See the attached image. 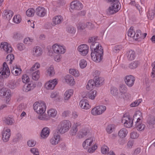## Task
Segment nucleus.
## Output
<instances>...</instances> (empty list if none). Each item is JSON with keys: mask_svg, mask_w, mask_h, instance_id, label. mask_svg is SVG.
<instances>
[{"mask_svg": "<svg viewBox=\"0 0 155 155\" xmlns=\"http://www.w3.org/2000/svg\"><path fill=\"white\" fill-rule=\"evenodd\" d=\"M89 133V130L86 129H83L79 131L78 136L79 138H82Z\"/></svg>", "mask_w": 155, "mask_h": 155, "instance_id": "obj_26", "label": "nucleus"}, {"mask_svg": "<svg viewBox=\"0 0 155 155\" xmlns=\"http://www.w3.org/2000/svg\"><path fill=\"white\" fill-rule=\"evenodd\" d=\"M120 3H119L111 4L110 6L107 10V13L108 14L112 15L117 12L120 9L121 6Z\"/></svg>", "mask_w": 155, "mask_h": 155, "instance_id": "obj_6", "label": "nucleus"}, {"mask_svg": "<svg viewBox=\"0 0 155 155\" xmlns=\"http://www.w3.org/2000/svg\"><path fill=\"white\" fill-rule=\"evenodd\" d=\"M78 128H76V127L75 126H72L71 129L70 131V133L71 135L72 136L75 135L76 133L78 131Z\"/></svg>", "mask_w": 155, "mask_h": 155, "instance_id": "obj_46", "label": "nucleus"}, {"mask_svg": "<svg viewBox=\"0 0 155 155\" xmlns=\"http://www.w3.org/2000/svg\"><path fill=\"white\" fill-rule=\"evenodd\" d=\"M22 35L19 32H15L14 33L13 38L16 40H18L22 38Z\"/></svg>", "mask_w": 155, "mask_h": 155, "instance_id": "obj_38", "label": "nucleus"}, {"mask_svg": "<svg viewBox=\"0 0 155 155\" xmlns=\"http://www.w3.org/2000/svg\"><path fill=\"white\" fill-rule=\"evenodd\" d=\"M147 123L150 125H153L155 124V117L153 116H149L147 120Z\"/></svg>", "mask_w": 155, "mask_h": 155, "instance_id": "obj_33", "label": "nucleus"}, {"mask_svg": "<svg viewBox=\"0 0 155 155\" xmlns=\"http://www.w3.org/2000/svg\"><path fill=\"white\" fill-rule=\"evenodd\" d=\"M14 55L13 54H10L8 55L6 58V60L7 61H10L9 63L11 64H12V61L14 60Z\"/></svg>", "mask_w": 155, "mask_h": 155, "instance_id": "obj_48", "label": "nucleus"}, {"mask_svg": "<svg viewBox=\"0 0 155 155\" xmlns=\"http://www.w3.org/2000/svg\"><path fill=\"white\" fill-rule=\"evenodd\" d=\"M40 67V64L38 63H36L31 68L30 70H28V71H27V72L30 74H32V72L35 70L37 69L38 68H39Z\"/></svg>", "mask_w": 155, "mask_h": 155, "instance_id": "obj_35", "label": "nucleus"}, {"mask_svg": "<svg viewBox=\"0 0 155 155\" xmlns=\"http://www.w3.org/2000/svg\"><path fill=\"white\" fill-rule=\"evenodd\" d=\"M142 101V100L140 99L135 101L133 103L130 104V106L131 107H135L138 106L140 103Z\"/></svg>", "mask_w": 155, "mask_h": 155, "instance_id": "obj_52", "label": "nucleus"}, {"mask_svg": "<svg viewBox=\"0 0 155 155\" xmlns=\"http://www.w3.org/2000/svg\"><path fill=\"white\" fill-rule=\"evenodd\" d=\"M139 62L138 61H135L130 63L129 65V67L131 69H134L136 68L139 65Z\"/></svg>", "mask_w": 155, "mask_h": 155, "instance_id": "obj_37", "label": "nucleus"}, {"mask_svg": "<svg viewBox=\"0 0 155 155\" xmlns=\"http://www.w3.org/2000/svg\"><path fill=\"white\" fill-rule=\"evenodd\" d=\"M11 134L10 129L4 128L2 132V139L3 141L4 142H7L9 140Z\"/></svg>", "mask_w": 155, "mask_h": 155, "instance_id": "obj_11", "label": "nucleus"}, {"mask_svg": "<svg viewBox=\"0 0 155 155\" xmlns=\"http://www.w3.org/2000/svg\"><path fill=\"white\" fill-rule=\"evenodd\" d=\"M135 53L132 50L130 51L128 53L127 58L130 60H132L134 59L135 57Z\"/></svg>", "mask_w": 155, "mask_h": 155, "instance_id": "obj_36", "label": "nucleus"}, {"mask_svg": "<svg viewBox=\"0 0 155 155\" xmlns=\"http://www.w3.org/2000/svg\"><path fill=\"white\" fill-rule=\"evenodd\" d=\"M70 7L71 9L79 10L82 8L83 5L80 2L76 0L73 1L71 3Z\"/></svg>", "mask_w": 155, "mask_h": 155, "instance_id": "obj_10", "label": "nucleus"}, {"mask_svg": "<svg viewBox=\"0 0 155 155\" xmlns=\"http://www.w3.org/2000/svg\"><path fill=\"white\" fill-rule=\"evenodd\" d=\"M4 121L8 125H12L13 123L12 118L10 117L5 118Z\"/></svg>", "mask_w": 155, "mask_h": 155, "instance_id": "obj_56", "label": "nucleus"}, {"mask_svg": "<svg viewBox=\"0 0 155 155\" xmlns=\"http://www.w3.org/2000/svg\"><path fill=\"white\" fill-rule=\"evenodd\" d=\"M35 11L33 8L28 9L26 12V15L28 17H32L34 15Z\"/></svg>", "mask_w": 155, "mask_h": 155, "instance_id": "obj_44", "label": "nucleus"}, {"mask_svg": "<svg viewBox=\"0 0 155 155\" xmlns=\"http://www.w3.org/2000/svg\"><path fill=\"white\" fill-rule=\"evenodd\" d=\"M135 78L134 76L129 75L125 76L124 81L125 84L128 87H131L134 84Z\"/></svg>", "mask_w": 155, "mask_h": 155, "instance_id": "obj_8", "label": "nucleus"}, {"mask_svg": "<svg viewBox=\"0 0 155 155\" xmlns=\"http://www.w3.org/2000/svg\"><path fill=\"white\" fill-rule=\"evenodd\" d=\"M10 68L12 73L15 76L18 75L21 73V70L20 66L16 65L12 66L10 67Z\"/></svg>", "mask_w": 155, "mask_h": 155, "instance_id": "obj_16", "label": "nucleus"}, {"mask_svg": "<svg viewBox=\"0 0 155 155\" xmlns=\"http://www.w3.org/2000/svg\"><path fill=\"white\" fill-rule=\"evenodd\" d=\"M49 129L48 127H45L43 128L41 133V137L43 138L47 137L49 134Z\"/></svg>", "mask_w": 155, "mask_h": 155, "instance_id": "obj_29", "label": "nucleus"}, {"mask_svg": "<svg viewBox=\"0 0 155 155\" xmlns=\"http://www.w3.org/2000/svg\"><path fill=\"white\" fill-rule=\"evenodd\" d=\"M73 91L72 89H71L66 91L64 95V102L68 101L70 98L71 96L73 94Z\"/></svg>", "mask_w": 155, "mask_h": 155, "instance_id": "obj_28", "label": "nucleus"}, {"mask_svg": "<svg viewBox=\"0 0 155 155\" xmlns=\"http://www.w3.org/2000/svg\"><path fill=\"white\" fill-rule=\"evenodd\" d=\"M111 94L114 96L116 97L118 93V90L117 88L115 87H112L110 89Z\"/></svg>", "mask_w": 155, "mask_h": 155, "instance_id": "obj_43", "label": "nucleus"}, {"mask_svg": "<svg viewBox=\"0 0 155 155\" xmlns=\"http://www.w3.org/2000/svg\"><path fill=\"white\" fill-rule=\"evenodd\" d=\"M133 27H131L129 29L128 31V36L133 38L134 39L135 38L136 32L133 29Z\"/></svg>", "mask_w": 155, "mask_h": 155, "instance_id": "obj_34", "label": "nucleus"}, {"mask_svg": "<svg viewBox=\"0 0 155 155\" xmlns=\"http://www.w3.org/2000/svg\"><path fill=\"white\" fill-rule=\"evenodd\" d=\"M47 73L49 76H52L54 74V69L52 66L49 67L47 70Z\"/></svg>", "mask_w": 155, "mask_h": 155, "instance_id": "obj_40", "label": "nucleus"}, {"mask_svg": "<svg viewBox=\"0 0 155 155\" xmlns=\"http://www.w3.org/2000/svg\"><path fill=\"white\" fill-rule=\"evenodd\" d=\"M48 116L52 117H54L57 115V111L54 109H51L48 111Z\"/></svg>", "mask_w": 155, "mask_h": 155, "instance_id": "obj_32", "label": "nucleus"}, {"mask_svg": "<svg viewBox=\"0 0 155 155\" xmlns=\"http://www.w3.org/2000/svg\"><path fill=\"white\" fill-rule=\"evenodd\" d=\"M0 48H3L7 53H10L12 51V48L7 42H2L0 45Z\"/></svg>", "mask_w": 155, "mask_h": 155, "instance_id": "obj_13", "label": "nucleus"}, {"mask_svg": "<svg viewBox=\"0 0 155 155\" xmlns=\"http://www.w3.org/2000/svg\"><path fill=\"white\" fill-rule=\"evenodd\" d=\"M33 108L36 112L39 114L38 117V119L41 120H49V117L45 113L46 106L43 101L40 103L35 102L33 105Z\"/></svg>", "mask_w": 155, "mask_h": 155, "instance_id": "obj_2", "label": "nucleus"}, {"mask_svg": "<svg viewBox=\"0 0 155 155\" xmlns=\"http://www.w3.org/2000/svg\"><path fill=\"white\" fill-rule=\"evenodd\" d=\"M88 47L86 45L82 44L79 45L78 49L81 54L85 56L88 53Z\"/></svg>", "mask_w": 155, "mask_h": 155, "instance_id": "obj_9", "label": "nucleus"}, {"mask_svg": "<svg viewBox=\"0 0 155 155\" xmlns=\"http://www.w3.org/2000/svg\"><path fill=\"white\" fill-rule=\"evenodd\" d=\"M63 21L62 17L61 15H57L54 17L53 19L52 25L55 26L56 25L60 24Z\"/></svg>", "mask_w": 155, "mask_h": 155, "instance_id": "obj_25", "label": "nucleus"}, {"mask_svg": "<svg viewBox=\"0 0 155 155\" xmlns=\"http://www.w3.org/2000/svg\"><path fill=\"white\" fill-rule=\"evenodd\" d=\"M90 49L91 51V56L92 59L97 62H100L103 58V49L99 43H91Z\"/></svg>", "mask_w": 155, "mask_h": 155, "instance_id": "obj_1", "label": "nucleus"}, {"mask_svg": "<svg viewBox=\"0 0 155 155\" xmlns=\"http://www.w3.org/2000/svg\"><path fill=\"white\" fill-rule=\"evenodd\" d=\"M69 71L70 74L75 77H78L79 74L78 71L74 69H70Z\"/></svg>", "mask_w": 155, "mask_h": 155, "instance_id": "obj_50", "label": "nucleus"}, {"mask_svg": "<svg viewBox=\"0 0 155 155\" xmlns=\"http://www.w3.org/2000/svg\"><path fill=\"white\" fill-rule=\"evenodd\" d=\"M42 53V49L39 46H36L33 48V55L34 56H39Z\"/></svg>", "mask_w": 155, "mask_h": 155, "instance_id": "obj_20", "label": "nucleus"}, {"mask_svg": "<svg viewBox=\"0 0 155 155\" xmlns=\"http://www.w3.org/2000/svg\"><path fill=\"white\" fill-rule=\"evenodd\" d=\"M122 48V46L121 45H116L114 48L113 51L115 53L118 52Z\"/></svg>", "mask_w": 155, "mask_h": 155, "instance_id": "obj_57", "label": "nucleus"}, {"mask_svg": "<svg viewBox=\"0 0 155 155\" xmlns=\"http://www.w3.org/2000/svg\"><path fill=\"white\" fill-rule=\"evenodd\" d=\"M119 90L120 92L122 93H125L127 91V88L125 85L120 84L119 87Z\"/></svg>", "mask_w": 155, "mask_h": 155, "instance_id": "obj_47", "label": "nucleus"}, {"mask_svg": "<svg viewBox=\"0 0 155 155\" xmlns=\"http://www.w3.org/2000/svg\"><path fill=\"white\" fill-rule=\"evenodd\" d=\"M104 81L103 78L99 76H94L93 80H89L86 85V88L89 90L90 89L94 88L95 87H98L103 84Z\"/></svg>", "mask_w": 155, "mask_h": 155, "instance_id": "obj_3", "label": "nucleus"}, {"mask_svg": "<svg viewBox=\"0 0 155 155\" xmlns=\"http://www.w3.org/2000/svg\"><path fill=\"white\" fill-rule=\"evenodd\" d=\"M66 31L68 33L72 34H74L75 32L74 28L71 26H68L67 27Z\"/></svg>", "mask_w": 155, "mask_h": 155, "instance_id": "obj_49", "label": "nucleus"}, {"mask_svg": "<svg viewBox=\"0 0 155 155\" xmlns=\"http://www.w3.org/2000/svg\"><path fill=\"white\" fill-rule=\"evenodd\" d=\"M32 78L34 80H37L39 78V71L37 70L34 72H32Z\"/></svg>", "mask_w": 155, "mask_h": 155, "instance_id": "obj_41", "label": "nucleus"}, {"mask_svg": "<svg viewBox=\"0 0 155 155\" xmlns=\"http://www.w3.org/2000/svg\"><path fill=\"white\" fill-rule=\"evenodd\" d=\"M97 92L96 91L92 90L89 92L88 97L90 99L94 100L97 96Z\"/></svg>", "mask_w": 155, "mask_h": 155, "instance_id": "obj_31", "label": "nucleus"}, {"mask_svg": "<svg viewBox=\"0 0 155 155\" xmlns=\"http://www.w3.org/2000/svg\"><path fill=\"white\" fill-rule=\"evenodd\" d=\"M139 137V134L137 132H133L130 134V137L132 139H136Z\"/></svg>", "mask_w": 155, "mask_h": 155, "instance_id": "obj_64", "label": "nucleus"}, {"mask_svg": "<svg viewBox=\"0 0 155 155\" xmlns=\"http://www.w3.org/2000/svg\"><path fill=\"white\" fill-rule=\"evenodd\" d=\"M71 122L67 120H64L61 121L57 127L59 132L61 134L68 131L71 127Z\"/></svg>", "mask_w": 155, "mask_h": 155, "instance_id": "obj_4", "label": "nucleus"}, {"mask_svg": "<svg viewBox=\"0 0 155 155\" xmlns=\"http://www.w3.org/2000/svg\"><path fill=\"white\" fill-rule=\"evenodd\" d=\"M64 79L66 82L70 85L72 86L75 84L74 78L71 75H67L65 77Z\"/></svg>", "mask_w": 155, "mask_h": 155, "instance_id": "obj_23", "label": "nucleus"}, {"mask_svg": "<svg viewBox=\"0 0 155 155\" xmlns=\"http://www.w3.org/2000/svg\"><path fill=\"white\" fill-rule=\"evenodd\" d=\"M127 131L125 128L121 129L118 132V134L121 138L125 137L127 134Z\"/></svg>", "mask_w": 155, "mask_h": 155, "instance_id": "obj_30", "label": "nucleus"}, {"mask_svg": "<svg viewBox=\"0 0 155 155\" xmlns=\"http://www.w3.org/2000/svg\"><path fill=\"white\" fill-rule=\"evenodd\" d=\"M134 121L129 116L123 117L122 122L124 124V126L130 128L132 127Z\"/></svg>", "mask_w": 155, "mask_h": 155, "instance_id": "obj_7", "label": "nucleus"}, {"mask_svg": "<svg viewBox=\"0 0 155 155\" xmlns=\"http://www.w3.org/2000/svg\"><path fill=\"white\" fill-rule=\"evenodd\" d=\"M109 148L106 146L102 147L101 148V152L103 154H106Z\"/></svg>", "mask_w": 155, "mask_h": 155, "instance_id": "obj_63", "label": "nucleus"}, {"mask_svg": "<svg viewBox=\"0 0 155 155\" xmlns=\"http://www.w3.org/2000/svg\"><path fill=\"white\" fill-rule=\"evenodd\" d=\"M98 40V37L97 36H94L92 37H90L88 40L89 43H91L98 42L97 41Z\"/></svg>", "mask_w": 155, "mask_h": 155, "instance_id": "obj_42", "label": "nucleus"}, {"mask_svg": "<svg viewBox=\"0 0 155 155\" xmlns=\"http://www.w3.org/2000/svg\"><path fill=\"white\" fill-rule=\"evenodd\" d=\"M154 11L153 10L149 11L147 16L149 19L152 20L154 17Z\"/></svg>", "mask_w": 155, "mask_h": 155, "instance_id": "obj_51", "label": "nucleus"}, {"mask_svg": "<svg viewBox=\"0 0 155 155\" xmlns=\"http://www.w3.org/2000/svg\"><path fill=\"white\" fill-rule=\"evenodd\" d=\"M52 48L53 51L55 53L63 54L65 52V49L62 46L55 44L53 45Z\"/></svg>", "mask_w": 155, "mask_h": 155, "instance_id": "obj_12", "label": "nucleus"}, {"mask_svg": "<svg viewBox=\"0 0 155 155\" xmlns=\"http://www.w3.org/2000/svg\"><path fill=\"white\" fill-rule=\"evenodd\" d=\"M11 92L9 90L6 88H2L0 90V95L1 96L8 98L11 95Z\"/></svg>", "mask_w": 155, "mask_h": 155, "instance_id": "obj_17", "label": "nucleus"}, {"mask_svg": "<svg viewBox=\"0 0 155 155\" xmlns=\"http://www.w3.org/2000/svg\"><path fill=\"white\" fill-rule=\"evenodd\" d=\"M99 110V115L102 114L106 110V107L104 105H101L97 106Z\"/></svg>", "mask_w": 155, "mask_h": 155, "instance_id": "obj_45", "label": "nucleus"}, {"mask_svg": "<svg viewBox=\"0 0 155 155\" xmlns=\"http://www.w3.org/2000/svg\"><path fill=\"white\" fill-rule=\"evenodd\" d=\"M45 87L47 89L49 90H52L54 88V85L51 84L49 81L45 84Z\"/></svg>", "mask_w": 155, "mask_h": 155, "instance_id": "obj_55", "label": "nucleus"}, {"mask_svg": "<svg viewBox=\"0 0 155 155\" xmlns=\"http://www.w3.org/2000/svg\"><path fill=\"white\" fill-rule=\"evenodd\" d=\"M60 139V136L58 134L55 133L53 137L50 139V142L53 145L57 144Z\"/></svg>", "mask_w": 155, "mask_h": 155, "instance_id": "obj_19", "label": "nucleus"}, {"mask_svg": "<svg viewBox=\"0 0 155 155\" xmlns=\"http://www.w3.org/2000/svg\"><path fill=\"white\" fill-rule=\"evenodd\" d=\"M35 84L33 83L28 84H25L24 85L23 87V90L24 92H28L31 90H33L35 87Z\"/></svg>", "mask_w": 155, "mask_h": 155, "instance_id": "obj_21", "label": "nucleus"}, {"mask_svg": "<svg viewBox=\"0 0 155 155\" xmlns=\"http://www.w3.org/2000/svg\"><path fill=\"white\" fill-rule=\"evenodd\" d=\"M142 115L141 112L139 110L137 111L133 117V120L134 121L140 122L141 120Z\"/></svg>", "mask_w": 155, "mask_h": 155, "instance_id": "obj_22", "label": "nucleus"}, {"mask_svg": "<svg viewBox=\"0 0 155 155\" xmlns=\"http://www.w3.org/2000/svg\"><path fill=\"white\" fill-rule=\"evenodd\" d=\"M10 74V72L9 68L6 63L4 62L2 68L1 69L0 72V79L7 78Z\"/></svg>", "mask_w": 155, "mask_h": 155, "instance_id": "obj_5", "label": "nucleus"}, {"mask_svg": "<svg viewBox=\"0 0 155 155\" xmlns=\"http://www.w3.org/2000/svg\"><path fill=\"white\" fill-rule=\"evenodd\" d=\"M136 36L135 38H134V39H137L139 38H140L141 37L142 33L141 31L140 30H137L136 32Z\"/></svg>", "mask_w": 155, "mask_h": 155, "instance_id": "obj_61", "label": "nucleus"}, {"mask_svg": "<svg viewBox=\"0 0 155 155\" xmlns=\"http://www.w3.org/2000/svg\"><path fill=\"white\" fill-rule=\"evenodd\" d=\"M79 105L82 109L87 110L90 108L91 106L86 99L82 100L80 102Z\"/></svg>", "mask_w": 155, "mask_h": 155, "instance_id": "obj_18", "label": "nucleus"}, {"mask_svg": "<svg viewBox=\"0 0 155 155\" xmlns=\"http://www.w3.org/2000/svg\"><path fill=\"white\" fill-rule=\"evenodd\" d=\"M20 16L19 15H15L13 18L14 22L17 24L19 23L21 21Z\"/></svg>", "mask_w": 155, "mask_h": 155, "instance_id": "obj_53", "label": "nucleus"}, {"mask_svg": "<svg viewBox=\"0 0 155 155\" xmlns=\"http://www.w3.org/2000/svg\"><path fill=\"white\" fill-rule=\"evenodd\" d=\"M78 29V30L81 31L86 28V23L83 22H80L77 25Z\"/></svg>", "mask_w": 155, "mask_h": 155, "instance_id": "obj_39", "label": "nucleus"}, {"mask_svg": "<svg viewBox=\"0 0 155 155\" xmlns=\"http://www.w3.org/2000/svg\"><path fill=\"white\" fill-rule=\"evenodd\" d=\"M32 41V39H31L29 38L28 37L24 39L23 42L25 44H27L28 45H30L31 44V43Z\"/></svg>", "mask_w": 155, "mask_h": 155, "instance_id": "obj_59", "label": "nucleus"}, {"mask_svg": "<svg viewBox=\"0 0 155 155\" xmlns=\"http://www.w3.org/2000/svg\"><path fill=\"white\" fill-rule=\"evenodd\" d=\"M3 16L6 17L8 20H10L13 15V12L9 10H5L2 14Z\"/></svg>", "mask_w": 155, "mask_h": 155, "instance_id": "obj_24", "label": "nucleus"}, {"mask_svg": "<svg viewBox=\"0 0 155 155\" xmlns=\"http://www.w3.org/2000/svg\"><path fill=\"white\" fill-rule=\"evenodd\" d=\"M27 145L29 147H34L36 144V142L33 140H29L27 142Z\"/></svg>", "mask_w": 155, "mask_h": 155, "instance_id": "obj_62", "label": "nucleus"}, {"mask_svg": "<svg viewBox=\"0 0 155 155\" xmlns=\"http://www.w3.org/2000/svg\"><path fill=\"white\" fill-rule=\"evenodd\" d=\"M94 140L93 137L88 138L86 139L83 143V147L84 149H87L88 148V146H91L92 143Z\"/></svg>", "mask_w": 155, "mask_h": 155, "instance_id": "obj_15", "label": "nucleus"}, {"mask_svg": "<svg viewBox=\"0 0 155 155\" xmlns=\"http://www.w3.org/2000/svg\"><path fill=\"white\" fill-rule=\"evenodd\" d=\"M141 121L135 122V127L139 131L144 130L145 127L144 124L141 123Z\"/></svg>", "mask_w": 155, "mask_h": 155, "instance_id": "obj_27", "label": "nucleus"}, {"mask_svg": "<svg viewBox=\"0 0 155 155\" xmlns=\"http://www.w3.org/2000/svg\"><path fill=\"white\" fill-rule=\"evenodd\" d=\"M91 113L92 114L94 115H99V110L97 106L94 107L91 111Z\"/></svg>", "mask_w": 155, "mask_h": 155, "instance_id": "obj_58", "label": "nucleus"}, {"mask_svg": "<svg viewBox=\"0 0 155 155\" xmlns=\"http://www.w3.org/2000/svg\"><path fill=\"white\" fill-rule=\"evenodd\" d=\"M36 15L40 17L44 16L46 14V11L44 8L42 7H39L35 10Z\"/></svg>", "mask_w": 155, "mask_h": 155, "instance_id": "obj_14", "label": "nucleus"}, {"mask_svg": "<svg viewBox=\"0 0 155 155\" xmlns=\"http://www.w3.org/2000/svg\"><path fill=\"white\" fill-rule=\"evenodd\" d=\"M79 64L81 68H84L87 65V61L84 59H82L80 61Z\"/></svg>", "mask_w": 155, "mask_h": 155, "instance_id": "obj_54", "label": "nucleus"}, {"mask_svg": "<svg viewBox=\"0 0 155 155\" xmlns=\"http://www.w3.org/2000/svg\"><path fill=\"white\" fill-rule=\"evenodd\" d=\"M22 80L24 83L28 82L29 81V78L26 74L23 75L22 77Z\"/></svg>", "mask_w": 155, "mask_h": 155, "instance_id": "obj_60", "label": "nucleus"}]
</instances>
